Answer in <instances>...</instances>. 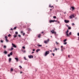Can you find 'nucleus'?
<instances>
[{"instance_id": "obj_1", "label": "nucleus", "mask_w": 79, "mask_h": 79, "mask_svg": "<svg viewBox=\"0 0 79 79\" xmlns=\"http://www.w3.org/2000/svg\"><path fill=\"white\" fill-rule=\"evenodd\" d=\"M68 32H69V30H68L67 31L65 32L66 35L67 37H69V36H70V35H71L72 33L71 32H70L68 34Z\"/></svg>"}, {"instance_id": "obj_2", "label": "nucleus", "mask_w": 79, "mask_h": 79, "mask_svg": "<svg viewBox=\"0 0 79 79\" xmlns=\"http://www.w3.org/2000/svg\"><path fill=\"white\" fill-rule=\"evenodd\" d=\"M49 53L50 52L49 51H46L44 54V56H46L47 55H48Z\"/></svg>"}, {"instance_id": "obj_3", "label": "nucleus", "mask_w": 79, "mask_h": 79, "mask_svg": "<svg viewBox=\"0 0 79 79\" xmlns=\"http://www.w3.org/2000/svg\"><path fill=\"white\" fill-rule=\"evenodd\" d=\"M64 22H65V23H69V21L67 20H64Z\"/></svg>"}, {"instance_id": "obj_4", "label": "nucleus", "mask_w": 79, "mask_h": 79, "mask_svg": "<svg viewBox=\"0 0 79 79\" xmlns=\"http://www.w3.org/2000/svg\"><path fill=\"white\" fill-rule=\"evenodd\" d=\"M48 42H49V39H48V40L44 41V43H45V44H47Z\"/></svg>"}, {"instance_id": "obj_5", "label": "nucleus", "mask_w": 79, "mask_h": 79, "mask_svg": "<svg viewBox=\"0 0 79 79\" xmlns=\"http://www.w3.org/2000/svg\"><path fill=\"white\" fill-rule=\"evenodd\" d=\"M51 32L52 34H56V32H55V31H54V30H52V31H51Z\"/></svg>"}, {"instance_id": "obj_6", "label": "nucleus", "mask_w": 79, "mask_h": 79, "mask_svg": "<svg viewBox=\"0 0 79 79\" xmlns=\"http://www.w3.org/2000/svg\"><path fill=\"white\" fill-rule=\"evenodd\" d=\"M12 46L13 47H14V48H16V47H17L16 46V45H15V44L12 43Z\"/></svg>"}, {"instance_id": "obj_7", "label": "nucleus", "mask_w": 79, "mask_h": 79, "mask_svg": "<svg viewBox=\"0 0 79 79\" xmlns=\"http://www.w3.org/2000/svg\"><path fill=\"white\" fill-rule=\"evenodd\" d=\"M55 22V20H50L49 21V23H54V22Z\"/></svg>"}, {"instance_id": "obj_8", "label": "nucleus", "mask_w": 79, "mask_h": 79, "mask_svg": "<svg viewBox=\"0 0 79 79\" xmlns=\"http://www.w3.org/2000/svg\"><path fill=\"white\" fill-rule=\"evenodd\" d=\"M28 57H29V58H33V56L32 55H29L28 56Z\"/></svg>"}, {"instance_id": "obj_9", "label": "nucleus", "mask_w": 79, "mask_h": 79, "mask_svg": "<svg viewBox=\"0 0 79 79\" xmlns=\"http://www.w3.org/2000/svg\"><path fill=\"white\" fill-rule=\"evenodd\" d=\"M70 18H74V16L73 15H72L70 16Z\"/></svg>"}, {"instance_id": "obj_10", "label": "nucleus", "mask_w": 79, "mask_h": 79, "mask_svg": "<svg viewBox=\"0 0 79 79\" xmlns=\"http://www.w3.org/2000/svg\"><path fill=\"white\" fill-rule=\"evenodd\" d=\"M15 59L16 60L17 62H18V58H15Z\"/></svg>"}, {"instance_id": "obj_11", "label": "nucleus", "mask_w": 79, "mask_h": 79, "mask_svg": "<svg viewBox=\"0 0 79 79\" xmlns=\"http://www.w3.org/2000/svg\"><path fill=\"white\" fill-rule=\"evenodd\" d=\"M13 36L14 38H16V37H17V35H14Z\"/></svg>"}, {"instance_id": "obj_12", "label": "nucleus", "mask_w": 79, "mask_h": 79, "mask_svg": "<svg viewBox=\"0 0 79 79\" xmlns=\"http://www.w3.org/2000/svg\"><path fill=\"white\" fill-rule=\"evenodd\" d=\"M11 58H9V62H11Z\"/></svg>"}, {"instance_id": "obj_13", "label": "nucleus", "mask_w": 79, "mask_h": 79, "mask_svg": "<svg viewBox=\"0 0 79 79\" xmlns=\"http://www.w3.org/2000/svg\"><path fill=\"white\" fill-rule=\"evenodd\" d=\"M51 5H50L49 6V7H50L51 8H52H52H54V7H53V6H51Z\"/></svg>"}, {"instance_id": "obj_14", "label": "nucleus", "mask_w": 79, "mask_h": 79, "mask_svg": "<svg viewBox=\"0 0 79 79\" xmlns=\"http://www.w3.org/2000/svg\"><path fill=\"white\" fill-rule=\"evenodd\" d=\"M40 49H38L36 50V52H39V51H40Z\"/></svg>"}, {"instance_id": "obj_15", "label": "nucleus", "mask_w": 79, "mask_h": 79, "mask_svg": "<svg viewBox=\"0 0 79 79\" xmlns=\"http://www.w3.org/2000/svg\"><path fill=\"white\" fill-rule=\"evenodd\" d=\"M27 30L28 31H31V29L30 28H28Z\"/></svg>"}, {"instance_id": "obj_16", "label": "nucleus", "mask_w": 79, "mask_h": 79, "mask_svg": "<svg viewBox=\"0 0 79 79\" xmlns=\"http://www.w3.org/2000/svg\"><path fill=\"white\" fill-rule=\"evenodd\" d=\"M18 34V32L16 31V32H15V35H17V34Z\"/></svg>"}, {"instance_id": "obj_17", "label": "nucleus", "mask_w": 79, "mask_h": 79, "mask_svg": "<svg viewBox=\"0 0 79 79\" xmlns=\"http://www.w3.org/2000/svg\"><path fill=\"white\" fill-rule=\"evenodd\" d=\"M4 53H5V54H7V52L5 51L4 52Z\"/></svg>"}, {"instance_id": "obj_18", "label": "nucleus", "mask_w": 79, "mask_h": 79, "mask_svg": "<svg viewBox=\"0 0 79 79\" xmlns=\"http://www.w3.org/2000/svg\"><path fill=\"white\" fill-rule=\"evenodd\" d=\"M71 8H72L73 10H74V7H71Z\"/></svg>"}, {"instance_id": "obj_19", "label": "nucleus", "mask_w": 79, "mask_h": 79, "mask_svg": "<svg viewBox=\"0 0 79 79\" xmlns=\"http://www.w3.org/2000/svg\"><path fill=\"white\" fill-rule=\"evenodd\" d=\"M10 55H13V52H11L10 53Z\"/></svg>"}, {"instance_id": "obj_20", "label": "nucleus", "mask_w": 79, "mask_h": 79, "mask_svg": "<svg viewBox=\"0 0 79 79\" xmlns=\"http://www.w3.org/2000/svg\"><path fill=\"white\" fill-rule=\"evenodd\" d=\"M56 43L57 44V45H58V44H59V43H58V42H57V41H56Z\"/></svg>"}, {"instance_id": "obj_21", "label": "nucleus", "mask_w": 79, "mask_h": 79, "mask_svg": "<svg viewBox=\"0 0 79 79\" xmlns=\"http://www.w3.org/2000/svg\"><path fill=\"white\" fill-rule=\"evenodd\" d=\"M24 60H27V59L26 58V57H24Z\"/></svg>"}, {"instance_id": "obj_22", "label": "nucleus", "mask_w": 79, "mask_h": 79, "mask_svg": "<svg viewBox=\"0 0 79 79\" xmlns=\"http://www.w3.org/2000/svg\"><path fill=\"white\" fill-rule=\"evenodd\" d=\"M68 29H71V27H69Z\"/></svg>"}, {"instance_id": "obj_23", "label": "nucleus", "mask_w": 79, "mask_h": 79, "mask_svg": "<svg viewBox=\"0 0 79 79\" xmlns=\"http://www.w3.org/2000/svg\"><path fill=\"white\" fill-rule=\"evenodd\" d=\"M5 38L6 39H7L8 38V37H7V36H5Z\"/></svg>"}, {"instance_id": "obj_24", "label": "nucleus", "mask_w": 79, "mask_h": 79, "mask_svg": "<svg viewBox=\"0 0 79 79\" xmlns=\"http://www.w3.org/2000/svg\"><path fill=\"white\" fill-rule=\"evenodd\" d=\"M22 52H23V53H26V51L25 50L22 51Z\"/></svg>"}, {"instance_id": "obj_25", "label": "nucleus", "mask_w": 79, "mask_h": 79, "mask_svg": "<svg viewBox=\"0 0 79 79\" xmlns=\"http://www.w3.org/2000/svg\"><path fill=\"white\" fill-rule=\"evenodd\" d=\"M64 45H66V44H67V42H65L64 43Z\"/></svg>"}, {"instance_id": "obj_26", "label": "nucleus", "mask_w": 79, "mask_h": 79, "mask_svg": "<svg viewBox=\"0 0 79 79\" xmlns=\"http://www.w3.org/2000/svg\"><path fill=\"white\" fill-rule=\"evenodd\" d=\"M14 48H11V49H10V50H14Z\"/></svg>"}, {"instance_id": "obj_27", "label": "nucleus", "mask_w": 79, "mask_h": 79, "mask_svg": "<svg viewBox=\"0 0 79 79\" xmlns=\"http://www.w3.org/2000/svg\"><path fill=\"white\" fill-rule=\"evenodd\" d=\"M11 35L10 34H9V35H8V37H10L11 36Z\"/></svg>"}, {"instance_id": "obj_28", "label": "nucleus", "mask_w": 79, "mask_h": 79, "mask_svg": "<svg viewBox=\"0 0 79 79\" xmlns=\"http://www.w3.org/2000/svg\"><path fill=\"white\" fill-rule=\"evenodd\" d=\"M4 48H6V45H4Z\"/></svg>"}, {"instance_id": "obj_29", "label": "nucleus", "mask_w": 79, "mask_h": 79, "mask_svg": "<svg viewBox=\"0 0 79 79\" xmlns=\"http://www.w3.org/2000/svg\"><path fill=\"white\" fill-rule=\"evenodd\" d=\"M72 25L73 26H74L75 24H74V23H73L72 24Z\"/></svg>"}, {"instance_id": "obj_30", "label": "nucleus", "mask_w": 79, "mask_h": 79, "mask_svg": "<svg viewBox=\"0 0 79 79\" xmlns=\"http://www.w3.org/2000/svg\"><path fill=\"white\" fill-rule=\"evenodd\" d=\"M66 40H66V39H65V40H64V42H66Z\"/></svg>"}, {"instance_id": "obj_31", "label": "nucleus", "mask_w": 79, "mask_h": 79, "mask_svg": "<svg viewBox=\"0 0 79 79\" xmlns=\"http://www.w3.org/2000/svg\"><path fill=\"white\" fill-rule=\"evenodd\" d=\"M41 34H40L39 35H38V37H40V36H41Z\"/></svg>"}, {"instance_id": "obj_32", "label": "nucleus", "mask_w": 79, "mask_h": 79, "mask_svg": "<svg viewBox=\"0 0 79 79\" xmlns=\"http://www.w3.org/2000/svg\"><path fill=\"white\" fill-rule=\"evenodd\" d=\"M19 68H20V69H21L22 68V67L21 65L19 66Z\"/></svg>"}, {"instance_id": "obj_33", "label": "nucleus", "mask_w": 79, "mask_h": 79, "mask_svg": "<svg viewBox=\"0 0 79 79\" xmlns=\"http://www.w3.org/2000/svg\"><path fill=\"white\" fill-rule=\"evenodd\" d=\"M18 36L19 37H21V35H18Z\"/></svg>"}, {"instance_id": "obj_34", "label": "nucleus", "mask_w": 79, "mask_h": 79, "mask_svg": "<svg viewBox=\"0 0 79 79\" xmlns=\"http://www.w3.org/2000/svg\"><path fill=\"white\" fill-rule=\"evenodd\" d=\"M6 42H8V39H6Z\"/></svg>"}, {"instance_id": "obj_35", "label": "nucleus", "mask_w": 79, "mask_h": 79, "mask_svg": "<svg viewBox=\"0 0 79 79\" xmlns=\"http://www.w3.org/2000/svg\"><path fill=\"white\" fill-rule=\"evenodd\" d=\"M23 48V49H25V47L23 46V47H22Z\"/></svg>"}, {"instance_id": "obj_36", "label": "nucleus", "mask_w": 79, "mask_h": 79, "mask_svg": "<svg viewBox=\"0 0 79 79\" xmlns=\"http://www.w3.org/2000/svg\"><path fill=\"white\" fill-rule=\"evenodd\" d=\"M23 36H24V35H25V33H23Z\"/></svg>"}, {"instance_id": "obj_37", "label": "nucleus", "mask_w": 79, "mask_h": 79, "mask_svg": "<svg viewBox=\"0 0 79 79\" xmlns=\"http://www.w3.org/2000/svg\"><path fill=\"white\" fill-rule=\"evenodd\" d=\"M14 29H16V27H14Z\"/></svg>"}, {"instance_id": "obj_38", "label": "nucleus", "mask_w": 79, "mask_h": 79, "mask_svg": "<svg viewBox=\"0 0 79 79\" xmlns=\"http://www.w3.org/2000/svg\"><path fill=\"white\" fill-rule=\"evenodd\" d=\"M8 57H10V54H8Z\"/></svg>"}, {"instance_id": "obj_39", "label": "nucleus", "mask_w": 79, "mask_h": 79, "mask_svg": "<svg viewBox=\"0 0 79 79\" xmlns=\"http://www.w3.org/2000/svg\"><path fill=\"white\" fill-rule=\"evenodd\" d=\"M39 47H42V45H39Z\"/></svg>"}, {"instance_id": "obj_40", "label": "nucleus", "mask_w": 79, "mask_h": 79, "mask_svg": "<svg viewBox=\"0 0 79 79\" xmlns=\"http://www.w3.org/2000/svg\"><path fill=\"white\" fill-rule=\"evenodd\" d=\"M53 18H55V19L56 18V16H54L53 17Z\"/></svg>"}, {"instance_id": "obj_41", "label": "nucleus", "mask_w": 79, "mask_h": 79, "mask_svg": "<svg viewBox=\"0 0 79 79\" xmlns=\"http://www.w3.org/2000/svg\"><path fill=\"white\" fill-rule=\"evenodd\" d=\"M13 69L11 68L10 71H13Z\"/></svg>"}, {"instance_id": "obj_42", "label": "nucleus", "mask_w": 79, "mask_h": 79, "mask_svg": "<svg viewBox=\"0 0 79 79\" xmlns=\"http://www.w3.org/2000/svg\"><path fill=\"white\" fill-rule=\"evenodd\" d=\"M61 51H62V52H63V48H61Z\"/></svg>"}, {"instance_id": "obj_43", "label": "nucleus", "mask_w": 79, "mask_h": 79, "mask_svg": "<svg viewBox=\"0 0 79 79\" xmlns=\"http://www.w3.org/2000/svg\"><path fill=\"white\" fill-rule=\"evenodd\" d=\"M55 50L56 51H57V50H58V49H57L56 48L55 49Z\"/></svg>"}, {"instance_id": "obj_44", "label": "nucleus", "mask_w": 79, "mask_h": 79, "mask_svg": "<svg viewBox=\"0 0 79 79\" xmlns=\"http://www.w3.org/2000/svg\"><path fill=\"white\" fill-rule=\"evenodd\" d=\"M52 55H53V56H54V55H55V54H54V53H52Z\"/></svg>"}, {"instance_id": "obj_45", "label": "nucleus", "mask_w": 79, "mask_h": 79, "mask_svg": "<svg viewBox=\"0 0 79 79\" xmlns=\"http://www.w3.org/2000/svg\"><path fill=\"white\" fill-rule=\"evenodd\" d=\"M77 35H78V36H79V33H77Z\"/></svg>"}, {"instance_id": "obj_46", "label": "nucleus", "mask_w": 79, "mask_h": 79, "mask_svg": "<svg viewBox=\"0 0 79 79\" xmlns=\"http://www.w3.org/2000/svg\"><path fill=\"white\" fill-rule=\"evenodd\" d=\"M21 33H23V31H21Z\"/></svg>"}, {"instance_id": "obj_47", "label": "nucleus", "mask_w": 79, "mask_h": 79, "mask_svg": "<svg viewBox=\"0 0 79 79\" xmlns=\"http://www.w3.org/2000/svg\"><path fill=\"white\" fill-rule=\"evenodd\" d=\"M10 31H13V28H11Z\"/></svg>"}, {"instance_id": "obj_48", "label": "nucleus", "mask_w": 79, "mask_h": 79, "mask_svg": "<svg viewBox=\"0 0 79 79\" xmlns=\"http://www.w3.org/2000/svg\"><path fill=\"white\" fill-rule=\"evenodd\" d=\"M62 47H63V46H61V48H62Z\"/></svg>"}, {"instance_id": "obj_49", "label": "nucleus", "mask_w": 79, "mask_h": 79, "mask_svg": "<svg viewBox=\"0 0 79 79\" xmlns=\"http://www.w3.org/2000/svg\"><path fill=\"white\" fill-rule=\"evenodd\" d=\"M33 51L34 52V51H35V49H33Z\"/></svg>"}, {"instance_id": "obj_50", "label": "nucleus", "mask_w": 79, "mask_h": 79, "mask_svg": "<svg viewBox=\"0 0 79 79\" xmlns=\"http://www.w3.org/2000/svg\"><path fill=\"white\" fill-rule=\"evenodd\" d=\"M22 73H23V72H20V74H22Z\"/></svg>"}, {"instance_id": "obj_51", "label": "nucleus", "mask_w": 79, "mask_h": 79, "mask_svg": "<svg viewBox=\"0 0 79 79\" xmlns=\"http://www.w3.org/2000/svg\"><path fill=\"white\" fill-rule=\"evenodd\" d=\"M78 40H79V37H78Z\"/></svg>"}, {"instance_id": "obj_52", "label": "nucleus", "mask_w": 79, "mask_h": 79, "mask_svg": "<svg viewBox=\"0 0 79 79\" xmlns=\"http://www.w3.org/2000/svg\"><path fill=\"white\" fill-rule=\"evenodd\" d=\"M32 53H34V52H32Z\"/></svg>"}, {"instance_id": "obj_53", "label": "nucleus", "mask_w": 79, "mask_h": 79, "mask_svg": "<svg viewBox=\"0 0 79 79\" xmlns=\"http://www.w3.org/2000/svg\"><path fill=\"white\" fill-rule=\"evenodd\" d=\"M1 42H2V43L3 42V40H1Z\"/></svg>"}, {"instance_id": "obj_54", "label": "nucleus", "mask_w": 79, "mask_h": 79, "mask_svg": "<svg viewBox=\"0 0 79 79\" xmlns=\"http://www.w3.org/2000/svg\"><path fill=\"white\" fill-rule=\"evenodd\" d=\"M69 56H69V55L68 56V57H69Z\"/></svg>"}, {"instance_id": "obj_55", "label": "nucleus", "mask_w": 79, "mask_h": 79, "mask_svg": "<svg viewBox=\"0 0 79 79\" xmlns=\"http://www.w3.org/2000/svg\"><path fill=\"white\" fill-rule=\"evenodd\" d=\"M58 23H60V22L58 21Z\"/></svg>"}, {"instance_id": "obj_56", "label": "nucleus", "mask_w": 79, "mask_h": 79, "mask_svg": "<svg viewBox=\"0 0 79 79\" xmlns=\"http://www.w3.org/2000/svg\"><path fill=\"white\" fill-rule=\"evenodd\" d=\"M67 27H69V26H68V25H67Z\"/></svg>"}, {"instance_id": "obj_57", "label": "nucleus", "mask_w": 79, "mask_h": 79, "mask_svg": "<svg viewBox=\"0 0 79 79\" xmlns=\"http://www.w3.org/2000/svg\"><path fill=\"white\" fill-rule=\"evenodd\" d=\"M50 11H52V9H50Z\"/></svg>"}, {"instance_id": "obj_58", "label": "nucleus", "mask_w": 79, "mask_h": 79, "mask_svg": "<svg viewBox=\"0 0 79 79\" xmlns=\"http://www.w3.org/2000/svg\"><path fill=\"white\" fill-rule=\"evenodd\" d=\"M56 22H57V20H56V21H55Z\"/></svg>"}, {"instance_id": "obj_59", "label": "nucleus", "mask_w": 79, "mask_h": 79, "mask_svg": "<svg viewBox=\"0 0 79 79\" xmlns=\"http://www.w3.org/2000/svg\"><path fill=\"white\" fill-rule=\"evenodd\" d=\"M53 52H55V50H53Z\"/></svg>"}, {"instance_id": "obj_60", "label": "nucleus", "mask_w": 79, "mask_h": 79, "mask_svg": "<svg viewBox=\"0 0 79 79\" xmlns=\"http://www.w3.org/2000/svg\"><path fill=\"white\" fill-rule=\"evenodd\" d=\"M43 32H41V33H42V34H43Z\"/></svg>"}, {"instance_id": "obj_61", "label": "nucleus", "mask_w": 79, "mask_h": 79, "mask_svg": "<svg viewBox=\"0 0 79 79\" xmlns=\"http://www.w3.org/2000/svg\"><path fill=\"white\" fill-rule=\"evenodd\" d=\"M50 52H52V51L51 50H50Z\"/></svg>"}, {"instance_id": "obj_62", "label": "nucleus", "mask_w": 79, "mask_h": 79, "mask_svg": "<svg viewBox=\"0 0 79 79\" xmlns=\"http://www.w3.org/2000/svg\"><path fill=\"white\" fill-rule=\"evenodd\" d=\"M51 37H52V36H51Z\"/></svg>"}, {"instance_id": "obj_63", "label": "nucleus", "mask_w": 79, "mask_h": 79, "mask_svg": "<svg viewBox=\"0 0 79 79\" xmlns=\"http://www.w3.org/2000/svg\"><path fill=\"white\" fill-rule=\"evenodd\" d=\"M58 50H59V48H58Z\"/></svg>"}, {"instance_id": "obj_64", "label": "nucleus", "mask_w": 79, "mask_h": 79, "mask_svg": "<svg viewBox=\"0 0 79 79\" xmlns=\"http://www.w3.org/2000/svg\"><path fill=\"white\" fill-rule=\"evenodd\" d=\"M21 63H22V62H21Z\"/></svg>"}]
</instances>
